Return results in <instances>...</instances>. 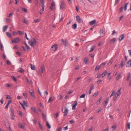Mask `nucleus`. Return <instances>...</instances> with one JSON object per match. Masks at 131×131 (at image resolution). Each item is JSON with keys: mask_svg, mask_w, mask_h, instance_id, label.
Listing matches in <instances>:
<instances>
[{"mask_svg": "<svg viewBox=\"0 0 131 131\" xmlns=\"http://www.w3.org/2000/svg\"><path fill=\"white\" fill-rule=\"evenodd\" d=\"M36 40L34 38H32L31 40L28 42V43L31 46L33 47L37 43Z\"/></svg>", "mask_w": 131, "mask_h": 131, "instance_id": "nucleus-1", "label": "nucleus"}, {"mask_svg": "<svg viewBox=\"0 0 131 131\" xmlns=\"http://www.w3.org/2000/svg\"><path fill=\"white\" fill-rule=\"evenodd\" d=\"M45 68L44 65H42L39 69V73L40 75L42 76V74L45 71Z\"/></svg>", "mask_w": 131, "mask_h": 131, "instance_id": "nucleus-2", "label": "nucleus"}, {"mask_svg": "<svg viewBox=\"0 0 131 131\" xmlns=\"http://www.w3.org/2000/svg\"><path fill=\"white\" fill-rule=\"evenodd\" d=\"M20 41V40L19 38H17L16 39L12 40V43H17Z\"/></svg>", "mask_w": 131, "mask_h": 131, "instance_id": "nucleus-3", "label": "nucleus"}, {"mask_svg": "<svg viewBox=\"0 0 131 131\" xmlns=\"http://www.w3.org/2000/svg\"><path fill=\"white\" fill-rule=\"evenodd\" d=\"M78 104L77 102V101H75L74 103L72 104L71 105L72 106V109L74 110L76 106Z\"/></svg>", "mask_w": 131, "mask_h": 131, "instance_id": "nucleus-4", "label": "nucleus"}, {"mask_svg": "<svg viewBox=\"0 0 131 131\" xmlns=\"http://www.w3.org/2000/svg\"><path fill=\"white\" fill-rule=\"evenodd\" d=\"M63 111H64L63 112L64 113V115L66 116L67 115V114L68 113V110L66 107L65 106L63 109Z\"/></svg>", "mask_w": 131, "mask_h": 131, "instance_id": "nucleus-5", "label": "nucleus"}, {"mask_svg": "<svg viewBox=\"0 0 131 131\" xmlns=\"http://www.w3.org/2000/svg\"><path fill=\"white\" fill-rule=\"evenodd\" d=\"M65 3L63 2H61L60 5V9H63L65 7Z\"/></svg>", "mask_w": 131, "mask_h": 131, "instance_id": "nucleus-6", "label": "nucleus"}, {"mask_svg": "<svg viewBox=\"0 0 131 131\" xmlns=\"http://www.w3.org/2000/svg\"><path fill=\"white\" fill-rule=\"evenodd\" d=\"M55 4L54 2H52L51 4V6L50 7V8L51 10H53L54 8L55 7Z\"/></svg>", "mask_w": 131, "mask_h": 131, "instance_id": "nucleus-7", "label": "nucleus"}, {"mask_svg": "<svg viewBox=\"0 0 131 131\" xmlns=\"http://www.w3.org/2000/svg\"><path fill=\"white\" fill-rule=\"evenodd\" d=\"M76 18L78 22L79 23H81L82 22V20L81 18H80V17L78 16L77 15L76 17Z\"/></svg>", "mask_w": 131, "mask_h": 131, "instance_id": "nucleus-8", "label": "nucleus"}, {"mask_svg": "<svg viewBox=\"0 0 131 131\" xmlns=\"http://www.w3.org/2000/svg\"><path fill=\"white\" fill-rule=\"evenodd\" d=\"M58 47L57 45H55L52 46H51V48H52V50L55 51L57 49Z\"/></svg>", "mask_w": 131, "mask_h": 131, "instance_id": "nucleus-9", "label": "nucleus"}, {"mask_svg": "<svg viewBox=\"0 0 131 131\" xmlns=\"http://www.w3.org/2000/svg\"><path fill=\"white\" fill-rule=\"evenodd\" d=\"M26 80H27V83L28 84H32V81L30 79H29L27 77H26L25 78Z\"/></svg>", "mask_w": 131, "mask_h": 131, "instance_id": "nucleus-10", "label": "nucleus"}, {"mask_svg": "<svg viewBox=\"0 0 131 131\" xmlns=\"http://www.w3.org/2000/svg\"><path fill=\"white\" fill-rule=\"evenodd\" d=\"M124 38V35H121L119 38H118V39L119 40V41H121L122 40H123Z\"/></svg>", "mask_w": 131, "mask_h": 131, "instance_id": "nucleus-11", "label": "nucleus"}, {"mask_svg": "<svg viewBox=\"0 0 131 131\" xmlns=\"http://www.w3.org/2000/svg\"><path fill=\"white\" fill-rule=\"evenodd\" d=\"M109 101V99L108 98H107L104 101L105 103V104H104V105L105 107H106L107 104V103Z\"/></svg>", "mask_w": 131, "mask_h": 131, "instance_id": "nucleus-12", "label": "nucleus"}, {"mask_svg": "<svg viewBox=\"0 0 131 131\" xmlns=\"http://www.w3.org/2000/svg\"><path fill=\"white\" fill-rule=\"evenodd\" d=\"M114 96L113 97V100L114 101H115L116 100L117 98L119 95H118L115 92Z\"/></svg>", "mask_w": 131, "mask_h": 131, "instance_id": "nucleus-13", "label": "nucleus"}, {"mask_svg": "<svg viewBox=\"0 0 131 131\" xmlns=\"http://www.w3.org/2000/svg\"><path fill=\"white\" fill-rule=\"evenodd\" d=\"M125 61H122L120 64V66L119 67L120 68H122L125 65Z\"/></svg>", "mask_w": 131, "mask_h": 131, "instance_id": "nucleus-14", "label": "nucleus"}, {"mask_svg": "<svg viewBox=\"0 0 131 131\" xmlns=\"http://www.w3.org/2000/svg\"><path fill=\"white\" fill-rule=\"evenodd\" d=\"M8 27V25H5L4 27L3 28V32H5L6 30L7 29Z\"/></svg>", "mask_w": 131, "mask_h": 131, "instance_id": "nucleus-15", "label": "nucleus"}, {"mask_svg": "<svg viewBox=\"0 0 131 131\" xmlns=\"http://www.w3.org/2000/svg\"><path fill=\"white\" fill-rule=\"evenodd\" d=\"M29 92L30 93V94L31 95V96H32V97L33 98H35V96L33 91V92H31L30 91H29Z\"/></svg>", "mask_w": 131, "mask_h": 131, "instance_id": "nucleus-16", "label": "nucleus"}, {"mask_svg": "<svg viewBox=\"0 0 131 131\" xmlns=\"http://www.w3.org/2000/svg\"><path fill=\"white\" fill-rule=\"evenodd\" d=\"M122 77V75L121 73L119 74L116 77V80L118 81Z\"/></svg>", "mask_w": 131, "mask_h": 131, "instance_id": "nucleus-17", "label": "nucleus"}, {"mask_svg": "<svg viewBox=\"0 0 131 131\" xmlns=\"http://www.w3.org/2000/svg\"><path fill=\"white\" fill-rule=\"evenodd\" d=\"M96 22V20H94L89 23L90 25H92L94 24Z\"/></svg>", "mask_w": 131, "mask_h": 131, "instance_id": "nucleus-18", "label": "nucleus"}, {"mask_svg": "<svg viewBox=\"0 0 131 131\" xmlns=\"http://www.w3.org/2000/svg\"><path fill=\"white\" fill-rule=\"evenodd\" d=\"M127 67H130L131 66V59H130L129 61L127 62Z\"/></svg>", "mask_w": 131, "mask_h": 131, "instance_id": "nucleus-19", "label": "nucleus"}, {"mask_svg": "<svg viewBox=\"0 0 131 131\" xmlns=\"http://www.w3.org/2000/svg\"><path fill=\"white\" fill-rule=\"evenodd\" d=\"M18 125L19 127L21 128H24V127L23 125L21 123H19L18 124Z\"/></svg>", "mask_w": 131, "mask_h": 131, "instance_id": "nucleus-20", "label": "nucleus"}, {"mask_svg": "<svg viewBox=\"0 0 131 131\" xmlns=\"http://www.w3.org/2000/svg\"><path fill=\"white\" fill-rule=\"evenodd\" d=\"M30 66L31 69L32 70H36L35 67V66L31 64H30Z\"/></svg>", "mask_w": 131, "mask_h": 131, "instance_id": "nucleus-21", "label": "nucleus"}, {"mask_svg": "<svg viewBox=\"0 0 131 131\" xmlns=\"http://www.w3.org/2000/svg\"><path fill=\"white\" fill-rule=\"evenodd\" d=\"M121 88H120L118 91L116 93H116V94H117L119 96L121 94Z\"/></svg>", "mask_w": 131, "mask_h": 131, "instance_id": "nucleus-22", "label": "nucleus"}, {"mask_svg": "<svg viewBox=\"0 0 131 131\" xmlns=\"http://www.w3.org/2000/svg\"><path fill=\"white\" fill-rule=\"evenodd\" d=\"M116 39L115 38H114L111 40L110 41V43H114V42L116 40Z\"/></svg>", "mask_w": 131, "mask_h": 131, "instance_id": "nucleus-23", "label": "nucleus"}, {"mask_svg": "<svg viewBox=\"0 0 131 131\" xmlns=\"http://www.w3.org/2000/svg\"><path fill=\"white\" fill-rule=\"evenodd\" d=\"M100 34L103 36L105 32L103 30H102L101 29L100 31Z\"/></svg>", "mask_w": 131, "mask_h": 131, "instance_id": "nucleus-24", "label": "nucleus"}, {"mask_svg": "<svg viewBox=\"0 0 131 131\" xmlns=\"http://www.w3.org/2000/svg\"><path fill=\"white\" fill-rule=\"evenodd\" d=\"M101 64L98 66H96L95 69V70L96 71L98 70L101 67Z\"/></svg>", "mask_w": 131, "mask_h": 131, "instance_id": "nucleus-25", "label": "nucleus"}, {"mask_svg": "<svg viewBox=\"0 0 131 131\" xmlns=\"http://www.w3.org/2000/svg\"><path fill=\"white\" fill-rule=\"evenodd\" d=\"M46 126H47L49 129H50L51 127V126L50 125V124H49V123L48 122V121H46Z\"/></svg>", "mask_w": 131, "mask_h": 131, "instance_id": "nucleus-26", "label": "nucleus"}, {"mask_svg": "<svg viewBox=\"0 0 131 131\" xmlns=\"http://www.w3.org/2000/svg\"><path fill=\"white\" fill-rule=\"evenodd\" d=\"M129 2L126 3L124 7V9L125 11L127 9V5L129 3Z\"/></svg>", "mask_w": 131, "mask_h": 131, "instance_id": "nucleus-27", "label": "nucleus"}, {"mask_svg": "<svg viewBox=\"0 0 131 131\" xmlns=\"http://www.w3.org/2000/svg\"><path fill=\"white\" fill-rule=\"evenodd\" d=\"M77 28V24H76L75 23L72 25V28L75 29H76Z\"/></svg>", "mask_w": 131, "mask_h": 131, "instance_id": "nucleus-28", "label": "nucleus"}, {"mask_svg": "<svg viewBox=\"0 0 131 131\" xmlns=\"http://www.w3.org/2000/svg\"><path fill=\"white\" fill-rule=\"evenodd\" d=\"M130 73H129L128 74V75H127V79H126V80L127 81H128L129 79L130 78Z\"/></svg>", "mask_w": 131, "mask_h": 131, "instance_id": "nucleus-29", "label": "nucleus"}, {"mask_svg": "<svg viewBox=\"0 0 131 131\" xmlns=\"http://www.w3.org/2000/svg\"><path fill=\"white\" fill-rule=\"evenodd\" d=\"M31 110L33 111L35 113H37V110H36V109L34 107H31Z\"/></svg>", "mask_w": 131, "mask_h": 131, "instance_id": "nucleus-30", "label": "nucleus"}, {"mask_svg": "<svg viewBox=\"0 0 131 131\" xmlns=\"http://www.w3.org/2000/svg\"><path fill=\"white\" fill-rule=\"evenodd\" d=\"M107 72L106 71H105L102 74V77L103 78L107 74Z\"/></svg>", "mask_w": 131, "mask_h": 131, "instance_id": "nucleus-31", "label": "nucleus"}, {"mask_svg": "<svg viewBox=\"0 0 131 131\" xmlns=\"http://www.w3.org/2000/svg\"><path fill=\"white\" fill-rule=\"evenodd\" d=\"M53 100V99L52 98V97H50L48 101V103H49L52 101Z\"/></svg>", "mask_w": 131, "mask_h": 131, "instance_id": "nucleus-32", "label": "nucleus"}, {"mask_svg": "<svg viewBox=\"0 0 131 131\" xmlns=\"http://www.w3.org/2000/svg\"><path fill=\"white\" fill-rule=\"evenodd\" d=\"M21 8L22 9V10L23 11H24L25 13H26L27 12V9H26L25 8H23L22 7Z\"/></svg>", "mask_w": 131, "mask_h": 131, "instance_id": "nucleus-33", "label": "nucleus"}, {"mask_svg": "<svg viewBox=\"0 0 131 131\" xmlns=\"http://www.w3.org/2000/svg\"><path fill=\"white\" fill-rule=\"evenodd\" d=\"M18 34L20 35H22L24 34V33L22 31H18Z\"/></svg>", "mask_w": 131, "mask_h": 131, "instance_id": "nucleus-34", "label": "nucleus"}, {"mask_svg": "<svg viewBox=\"0 0 131 131\" xmlns=\"http://www.w3.org/2000/svg\"><path fill=\"white\" fill-rule=\"evenodd\" d=\"M11 78L12 79L14 80L15 82H16L17 81V80L15 77L13 76H12Z\"/></svg>", "mask_w": 131, "mask_h": 131, "instance_id": "nucleus-35", "label": "nucleus"}, {"mask_svg": "<svg viewBox=\"0 0 131 131\" xmlns=\"http://www.w3.org/2000/svg\"><path fill=\"white\" fill-rule=\"evenodd\" d=\"M101 100V97H100L99 98V100H98L97 101L96 103L97 105H98L99 104Z\"/></svg>", "mask_w": 131, "mask_h": 131, "instance_id": "nucleus-36", "label": "nucleus"}, {"mask_svg": "<svg viewBox=\"0 0 131 131\" xmlns=\"http://www.w3.org/2000/svg\"><path fill=\"white\" fill-rule=\"evenodd\" d=\"M24 71V70L22 68H20L19 70L18 71L19 72L22 73Z\"/></svg>", "mask_w": 131, "mask_h": 131, "instance_id": "nucleus-37", "label": "nucleus"}, {"mask_svg": "<svg viewBox=\"0 0 131 131\" xmlns=\"http://www.w3.org/2000/svg\"><path fill=\"white\" fill-rule=\"evenodd\" d=\"M88 59L87 58H86L84 59V61L85 63V64H86L88 62Z\"/></svg>", "mask_w": 131, "mask_h": 131, "instance_id": "nucleus-38", "label": "nucleus"}, {"mask_svg": "<svg viewBox=\"0 0 131 131\" xmlns=\"http://www.w3.org/2000/svg\"><path fill=\"white\" fill-rule=\"evenodd\" d=\"M6 35L8 37L11 38V36L10 33L8 32H6Z\"/></svg>", "mask_w": 131, "mask_h": 131, "instance_id": "nucleus-39", "label": "nucleus"}, {"mask_svg": "<svg viewBox=\"0 0 131 131\" xmlns=\"http://www.w3.org/2000/svg\"><path fill=\"white\" fill-rule=\"evenodd\" d=\"M23 22L26 24H28V21L25 19H24Z\"/></svg>", "mask_w": 131, "mask_h": 131, "instance_id": "nucleus-40", "label": "nucleus"}, {"mask_svg": "<svg viewBox=\"0 0 131 131\" xmlns=\"http://www.w3.org/2000/svg\"><path fill=\"white\" fill-rule=\"evenodd\" d=\"M102 110V109L101 108L98 109L97 110V113H99V112L101 111Z\"/></svg>", "mask_w": 131, "mask_h": 131, "instance_id": "nucleus-41", "label": "nucleus"}, {"mask_svg": "<svg viewBox=\"0 0 131 131\" xmlns=\"http://www.w3.org/2000/svg\"><path fill=\"white\" fill-rule=\"evenodd\" d=\"M38 1L37 0H35V5L36 6H38Z\"/></svg>", "mask_w": 131, "mask_h": 131, "instance_id": "nucleus-42", "label": "nucleus"}, {"mask_svg": "<svg viewBox=\"0 0 131 131\" xmlns=\"http://www.w3.org/2000/svg\"><path fill=\"white\" fill-rule=\"evenodd\" d=\"M81 78V77H79L78 78H76L75 79V82H77V81H78Z\"/></svg>", "mask_w": 131, "mask_h": 131, "instance_id": "nucleus-43", "label": "nucleus"}, {"mask_svg": "<svg viewBox=\"0 0 131 131\" xmlns=\"http://www.w3.org/2000/svg\"><path fill=\"white\" fill-rule=\"evenodd\" d=\"M103 44V43L102 41H100L98 44V46H100Z\"/></svg>", "mask_w": 131, "mask_h": 131, "instance_id": "nucleus-44", "label": "nucleus"}, {"mask_svg": "<svg viewBox=\"0 0 131 131\" xmlns=\"http://www.w3.org/2000/svg\"><path fill=\"white\" fill-rule=\"evenodd\" d=\"M42 115L43 117V119L45 121L46 120V117L45 116V115L43 113H42Z\"/></svg>", "mask_w": 131, "mask_h": 131, "instance_id": "nucleus-45", "label": "nucleus"}, {"mask_svg": "<svg viewBox=\"0 0 131 131\" xmlns=\"http://www.w3.org/2000/svg\"><path fill=\"white\" fill-rule=\"evenodd\" d=\"M113 63V61L112 60H110V62L108 63V65H111Z\"/></svg>", "mask_w": 131, "mask_h": 131, "instance_id": "nucleus-46", "label": "nucleus"}, {"mask_svg": "<svg viewBox=\"0 0 131 131\" xmlns=\"http://www.w3.org/2000/svg\"><path fill=\"white\" fill-rule=\"evenodd\" d=\"M44 94L45 96L46 95V96H47L48 94V92L47 91H45L44 92Z\"/></svg>", "mask_w": 131, "mask_h": 131, "instance_id": "nucleus-47", "label": "nucleus"}, {"mask_svg": "<svg viewBox=\"0 0 131 131\" xmlns=\"http://www.w3.org/2000/svg\"><path fill=\"white\" fill-rule=\"evenodd\" d=\"M94 48V46H92L91 48V50L89 52H92V51H93Z\"/></svg>", "mask_w": 131, "mask_h": 131, "instance_id": "nucleus-48", "label": "nucleus"}, {"mask_svg": "<svg viewBox=\"0 0 131 131\" xmlns=\"http://www.w3.org/2000/svg\"><path fill=\"white\" fill-rule=\"evenodd\" d=\"M23 104L24 105H25L27 107H28L27 103H26L25 101H23Z\"/></svg>", "mask_w": 131, "mask_h": 131, "instance_id": "nucleus-49", "label": "nucleus"}, {"mask_svg": "<svg viewBox=\"0 0 131 131\" xmlns=\"http://www.w3.org/2000/svg\"><path fill=\"white\" fill-rule=\"evenodd\" d=\"M85 96V94H82L80 96V98H84Z\"/></svg>", "mask_w": 131, "mask_h": 131, "instance_id": "nucleus-50", "label": "nucleus"}, {"mask_svg": "<svg viewBox=\"0 0 131 131\" xmlns=\"http://www.w3.org/2000/svg\"><path fill=\"white\" fill-rule=\"evenodd\" d=\"M11 118L12 120H14L15 119L14 115H11Z\"/></svg>", "mask_w": 131, "mask_h": 131, "instance_id": "nucleus-51", "label": "nucleus"}, {"mask_svg": "<svg viewBox=\"0 0 131 131\" xmlns=\"http://www.w3.org/2000/svg\"><path fill=\"white\" fill-rule=\"evenodd\" d=\"M115 93V91H113L112 93L111 94L110 96V97H111L113 95H114V93Z\"/></svg>", "mask_w": 131, "mask_h": 131, "instance_id": "nucleus-52", "label": "nucleus"}, {"mask_svg": "<svg viewBox=\"0 0 131 131\" xmlns=\"http://www.w3.org/2000/svg\"><path fill=\"white\" fill-rule=\"evenodd\" d=\"M108 128L107 127L105 129H103V131H108Z\"/></svg>", "mask_w": 131, "mask_h": 131, "instance_id": "nucleus-53", "label": "nucleus"}, {"mask_svg": "<svg viewBox=\"0 0 131 131\" xmlns=\"http://www.w3.org/2000/svg\"><path fill=\"white\" fill-rule=\"evenodd\" d=\"M13 13H9V15L8 17H12V16L13 15Z\"/></svg>", "mask_w": 131, "mask_h": 131, "instance_id": "nucleus-54", "label": "nucleus"}, {"mask_svg": "<svg viewBox=\"0 0 131 131\" xmlns=\"http://www.w3.org/2000/svg\"><path fill=\"white\" fill-rule=\"evenodd\" d=\"M98 94V92H96L94 93V94L93 95V96L96 97L97 95Z\"/></svg>", "mask_w": 131, "mask_h": 131, "instance_id": "nucleus-55", "label": "nucleus"}, {"mask_svg": "<svg viewBox=\"0 0 131 131\" xmlns=\"http://www.w3.org/2000/svg\"><path fill=\"white\" fill-rule=\"evenodd\" d=\"M0 46H1V48H0L2 50H3V46L1 43V44H0Z\"/></svg>", "mask_w": 131, "mask_h": 131, "instance_id": "nucleus-56", "label": "nucleus"}, {"mask_svg": "<svg viewBox=\"0 0 131 131\" xmlns=\"http://www.w3.org/2000/svg\"><path fill=\"white\" fill-rule=\"evenodd\" d=\"M119 12H121L123 11V7H122L120 9H119Z\"/></svg>", "mask_w": 131, "mask_h": 131, "instance_id": "nucleus-57", "label": "nucleus"}, {"mask_svg": "<svg viewBox=\"0 0 131 131\" xmlns=\"http://www.w3.org/2000/svg\"><path fill=\"white\" fill-rule=\"evenodd\" d=\"M7 64L9 65H10L11 64V63L9 60H8L7 61Z\"/></svg>", "mask_w": 131, "mask_h": 131, "instance_id": "nucleus-58", "label": "nucleus"}, {"mask_svg": "<svg viewBox=\"0 0 131 131\" xmlns=\"http://www.w3.org/2000/svg\"><path fill=\"white\" fill-rule=\"evenodd\" d=\"M63 44L65 46H66L67 45V43L66 41L65 40L64 41V42L63 43Z\"/></svg>", "mask_w": 131, "mask_h": 131, "instance_id": "nucleus-59", "label": "nucleus"}, {"mask_svg": "<svg viewBox=\"0 0 131 131\" xmlns=\"http://www.w3.org/2000/svg\"><path fill=\"white\" fill-rule=\"evenodd\" d=\"M39 21V19H36L34 20V22L35 23L38 22Z\"/></svg>", "mask_w": 131, "mask_h": 131, "instance_id": "nucleus-60", "label": "nucleus"}, {"mask_svg": "<svg viewBox=\"0 0 131 131\" xmlns=\"http://www.w3.org/2000/svg\"><path fill=\"white\" fill-rule=\"evenodd\" d=\"M13 34V35H16L17 34H18V33L14 31Z\"/></svg>", "mask_w": 131, "mask_h": 131, "instance_id": "nucleus-61", "label": "nucleus"}, {"mask_svg": "<svg viewBox=\"0 0 131 131\" xmlns=\"http://www.w3.org/2000/svg\"><path fill=\"white\" fill-rule=\"evenodd\" d=\"M119 2V0H115V5H116Z\"/></svg>", "mask_w": 131, "mask_h": 131, "instance_id": "nucleus-62", "label": "nucleus"}, {"mask_svg": "<svg viewBox=\"0 0 131 131\" xmlns=\"http://www.w3.org/2000/svg\"><path fill=\"white\" fill-rule=\"evenodd\" d=\"M38 124H39V126L40 127V128L41 129H42V127L41 125V124H40L39 122V123H38Z\"/></svg>", "mask_w": 131, "mask_h": 131, "instance_id": "nucleus-63", "label": "nucleus"}, {"mask_svg": "<svg viewBox=\"0 0 131 131\" xmlns=\"http://www.w3.org/2000/svg\"><path fill=\"white\" fill-rule=\"evenodd\" d=\"M94 88V85H92L90 88V90H92Z\"/></svg>", "mask_w": 131, "mask_h": 131, "instance_id": "nucleus-64", "label": "nucleus"}]
</instances>
